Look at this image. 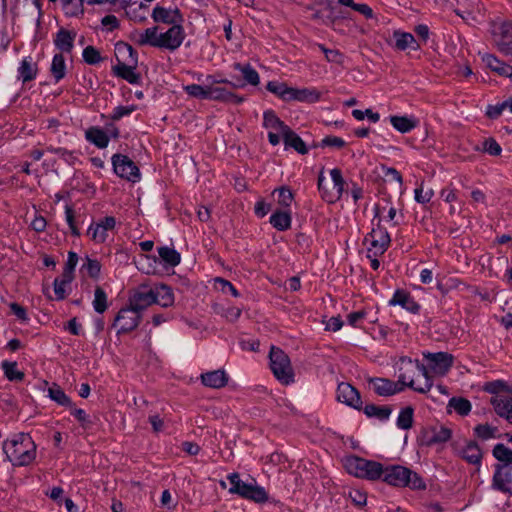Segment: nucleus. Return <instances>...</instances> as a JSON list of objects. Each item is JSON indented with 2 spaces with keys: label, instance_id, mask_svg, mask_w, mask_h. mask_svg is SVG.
<instances>
[{
  "label": "nucleus",
  "instance_id": "f257e3e1",
  "mask_svg": "<svg viewBox=\"0 0 512 512\" xmlns=\"http://www.w3.org/2000/svg\"><path fill=\"white\" fill-rule=\"evenodd\" d=\"M3 451L14 466L29 465L36 457V445L27 433L14 434L3 443Z\"/></svg>",
  "mask_w": 512,
  "mask_h": 512
},
{
  "label": "nucleus",
  "instance_id": "f03ea898",
  "mask_svg": "<svg viewBox=\"0 0 512 512\" xmlns=\"http://www.w3.org/2000/svg\"><path fill=\"white\" fill-rule=\"evenodd\" d=\"M382 481L390 486L412 490H425L426 483L423 478L408 467L402 465H388L384 467Z\"/></svg>",
  "mask_w": 512,
  "mask_h": 512
},
{
  "label": "nucleus",
  "instance_id": "7ed1b4c3",
  "mask_svg": "<svg viewBox=\"0 0 512 512\" xmlns=\"http://www.w3.org/2000/svg\"><path fill=\"white\" fill-rule=\"evenodd\" d=\"M384 467L380 462L358 456H350L345 460V468L349 474L369 481L382 480Z\"/></svg>",
  "mask_w": 512,
  "mask_h": 512
},
{
  "label": "nucleus",
  "instance_id": "20e7f679",
  "mask_svg": "<svg viewBox=\"0 0 512 512\" xmlns=\"http://www.w3.org/2000/svg\"><path fill=\"white\" fill-rule=\"evenodd\" d=\"M269 360L271 371L281 384L289 385L294 382V371L290 358L282 349L271 346Z\"/></svg>",
  "mask_w": 512,
  "mask_h": 512
},
{
  "label": "nucleus",
  "instance_id": "39448f33",
  "mask_svg": "<svg viewBox=\"0 0 512 512\" xmlns=\"http://www.w3.org/2000/svg\"><path fill=\"white\" fill-rule=\"evenodd\" d=\"M227 479L230 482L231 487L229 488V492L232 494H237L242 498L252 500L256 503H264L268 500V494L266 490L257 485L255 480L251 483H246L240 479L238 473H231L228 475Z\"/></svg>",
  "mask_w": 512,
  "mask_h": 512
},
{
  "label": "nucleus",
  "instance_id": "423d86ee",
  "mask_svg": "<svg viewBox=\"0 0 512 512\" xmlns=\"http://www.w3.org/2000/svg\"><path fill=\"white\" fill-rule=\"evenodd\" d=\"M206 81L207 83H209L208 100L220 101L235 105H239L245 100L244 97L233 93L225 87L215 86V84H227L230 85L233 89H235L239 87H244V83H234L228 81L227 79H215L211 75H208L206 77Z\"/></svg>",
  "mask_w": 512,
  "mask_h": 512
},
{
  "label": "nucleus",
  "instance_id": "0eeeda50",
  "mask_svg": "<svg viewBox=\"0 0 512 512\" xmlns=\"http://www.w3.org/2000/svg\"><path fill=\"white\" fill-rule=\"evenodd\" d=\"M379 213V207L376 206L374 219L378 218V222L376 226L372 228L371 232L364 238V243L369 244L368 252L373 253L375 257L383 255L387 251L391 242L387 229L381 225Z\"/></svg>",
  "mask_w": 512,
  "mask_h": 512
},
{
  "label": "nucleus",
  "instance_id": "6e6552de",
  "mask_svg": "<svg viewBox=\"0 0 512 512\" xmlns=\"http://www.w3.org/2000/svg\"><path fill=\"white\" fill-rule=\"evenodd\" d=\"M330 175L333 181V190H328L325 188L323 182H324V176L323 171L320 172L318 176V189L321 193V197L324 201L328 203H335L338 201L343 192L345 187V180L342 176V172L339 168H334L330 171Z\"/></svg>",
  "mask_w": 512,
  "mask_h": 512
},
{
  "label": "nucleus",
  "instance_id": "1a4fd4ad",
  "mask_svg": "<svg viewBox=\"0 0 512 512\" xmlns=\"http://www.w3.org/2000/svg\"><path fill=\"white\" fill-rule=\"evenodd\" d=\"M141 312L131 304L129 306L121 308L117 313L113 326H118L119 329L117 334H126L135 330L141 322Z\"/></svg>",
  "mask_w": 512,
  "mask_h": 512
},
{
  "label": "nucleus",
  "instance_id": "9d476101",
  "mask_svg": "<svg viewBox=\"0 0 512 512\" xmlns=\"http://www.w3.org/2000/svg\"><path fill=\"white\" fill-rule=\"evenodd\" d=\"M112 165L114 172L123 179L132 183L140 180L141 174L137 165L127 155L114 154L112 156Z\"/></svg>",
  "mask_w": 512,
  "mask_h": 512
},
{
  "label": "nucleus",
  "instance_id": "9b49d317",
  "mask_svg": "<svg viewBox=\"0 0 512 512\" xmlns=\"http://www.w3.org/2000/svg\"><path fill=\"white\" fill-rule=\"evenodd\" d=\"M423 357L427 360L430 370L442 376L450 370L454 360L453 355L448 352H424Z\"/></svg>",
  "mask_w": 512,
  "mask_h": 512
},
{
  "label": "nucleus",
  "instance_id": "f8f14e48",
  "mask_svg": "<svg viewBox=\"0 0 512 512\" xmlns=\"http://www.w3.org/2000/svg\"><path fill=\"white\" fill-rule=\"evenodd\" d=\"M184 38L185 32L182 23L172 25L166 32L159 34L157 47L174 51L181 46Z\"/></svg>",
  "mask_w": 512,
  "mask_h": 512
},
{
  "label": "nucleus",
  "instance_id": "ddd939ff",
  "mask_svg": "<svg viewBox=\"0 0 512 512\" xmlns=\"http://www.w3.org/2000/svg\"><path fill=\"white\" fill-rule=\"evenodd\" d=\"M492 489L512 495V465H495Z\"/></svg>",
  "mask_w": 512,
  "mask_h": 512
},
{
  "label": "nucleus",
  "instance_id": "4468645a",
  "mask_svg": "<svg viewBox=\"0 0 512 512\" xmlns=\"http://www.w3.org/2000/svg\"><path fill=\"white\" fill-rule=\"evenodd\" d=\"M155 299L154 287L152 288L148 284H141L129 298V304L142 312L148 306L154 304Z\"/></svg>",
  "mask_w": 512,
  "mask_h": 512
},
{
  "label": "nucleus",
  "instance_id": "2eb2a0df",
  "mask_svg": "<svg viewBox=\"0 0 512 512\" xmlns=\"http://www.w3.org/2000/svg\"><path fill=\"white\" fill-rule=\"evenodd\" d=\"M337 400L357 410H362V400L359 391L347 382H341L337 387Z\"/></svg>",
  "mask_w": 512,
  "mask_h": 512
},
{
  "label": "nucleus",
  "instance_id": "dca6fc26",
  "mask_svg": "<svg viewBox=\"0 0 512 512\" xmlns=\"http://www.w3.org/2000/svg\"><path fill=\"white\" fill-rule=\"evenodd\" d=\"M494 43L498 50L505 54H512V24L502 23L494 30Z\"/></svg>",
  "mask_w": 512,
  "mask_h": 512
},
{
  "label": "nucleus",
  "instance_id": "f3484780",
  "mask_svg": "<svg viewBox=\"0 0 512 512\" xmlns=\"http://www.w3.org/2000/svg\"><path fill=\"white\" fill-rule=\"evenodd\" d=\"M116 226V219L113 216H106L97 223L89 226L87 234L97 243H104L108 237L107 231L113 230Z\"/></svg>",
  "mask_w": 512,
  "mask_h": 512
},
{
  "label": "nucleus",
  "instance_id": "a211bd4d",
  "mask_svg": "<svg viewBox=\"0 0 512 512\" xmlns=\"http://www.w3.org/2000/svg\"><path fill=\"white\" fill-rule=\"evenodd\" d=\"M151 17L156 23L170 25L180 24L184 21L183 15L178 8L170 10L159 5L154 7Z\"/></svg>",
  "mask_w": 512,
  "mask_h": 512
},
{
  "label": "nucleus",
  "instance_id": "6ab92c4d",
  "mask_svg": "<svg viewBox=\"0 0 512 512\" xmlns=\"http://www.w3.org/2000/svg\"><path fill=\"white\" fill-rule=\"evenodd\" d=\"M369 383L373 385L374 392L379 396H392L402 392V387L399 383L387 378H370Z\"/></svg>",
  "mask_w": 512,
  "mask_h": 512
},
{
  "label": "nucleus",
  "instance_id": "aec40b11",
  "mask_svg": "<svg viewBox=\"0 0 512 512\" xmlns=\"http://www.w3.org/2000/svg\"><path fill=\"white\" fill-rule=\"evenodd\" d=\"M76 38V32L69 31L65 28H60L55 35L54 45L63 53H72L74 48V41Z\"/></svg>",
  "mask_w": 512,
  "mask_h": 512
},
{
  "label": "nucleus",
  "instance_id": "412c9836",
  "mask_svg": "<svg viewBox=\"0 0 512 512\" xmlns=\"http://www.w3.org/2000/svg\"><path fill=\"white\" fill-rule=\"evenodd\" d=\"M389 305H400L411 313H418L420 305L413 299V297L404 290H396L393 297L389 301Z\"/></svg>",
  "mask_w": 512,
  "mask_h": 512
},
{
  "label": "nucleus",
  "instance_id": "4be33fe9",
  "mask_svg": "<svg viewBox=\"0 0 512 512\" xmlns=\"http://www.w3.org/2000/svg\"><path fill=\"white\" fill-rule=\"evenodd\" d=\"M320 92L315 88H290L288 101H299L306 103H315L320 99Z\"/></svg>",
  "mask_w": 512,
  "mask_h": 512
},
{
  "label": "nucleus",
  "instance_id": "5701e85b",
  "mask_svg": "<svg viewBox=\"0 0 512 512\" xmlns=\"http://www.w3.org/2000/svg\"><path fill=\"white\" fill-rule=\"evenodd\" d=\"M115 56L118 63H129L137 65V51L128 43L118 42L115 44Z\"/></svg>",
  "mask_w": 512,
  "mask_h": 512
},
{
  "label": "nucleus",
  "instance_id": "b1692460",
  "mask_svg": "<svg viewBox=\"0 0 512 512\" xmlns=\"http://www.w3.org/2000/svg\"><path fill=\"white\" fill-rule=\"evenodd\" d=\"M482 61L491 71L497 73L499 76L508 78L512 77V66L499 60L496 56L492 54H484L482 56Z\"/></svg>",
  "mask_w": 512,
  "mask_h": 512
},
{
  "label": "nucleus",
  "instance_id": "393cba45",
  "mask_svg": "<svg viewBox=\"0 0 512 512\" xmlns=\"http://www.w3.org/2000/svg\"><path fill=\"white\" fill-rule=\"evenodd\" d=\"M201 382L206 387L220 389L227 385L228 376L224 370L209 371L201 375Z\"/></svg>",
  "mask_w": 512,
  "mask_h": 512
},
{
  "label": "nucleus",
  "instance_id": "a878e982",
  "mask_svg": "<svg viewBox=\"0 0 512 512\" xmlns=\"http://www.w3.org/2000/svg\"><path fill=\"white\" fill-rule=\"evenodd\" d=\"M136 65L129 63H117L113 66V73L130 84H139L141 81L140 74L135 72Z\"/></svg>",
  "mask_w": 512,
  "mask_h": 512
},
{
  "label": "nucleus",
  "instance_id": "bb28decb",
  "mask_svg": "<svg viewBox=\"0 0 512 512\" xmlns=\"http://www.w3.org/2000/svg\"><path fill=\"white\" fill-rule=\"evenodd\" d=\"M452 436V431L444 426L431 427L425 434L427 445H435L447 442Z\"/></svg>",
  "mask_w": 512,
  "mask_h": 512
},
{
  "label": "nucleus",
  "instance_id": "cd10ccee",
  "mask_svg": "<svg viewBox=\"0 0 512 512\" xmlns=\"http://www.w3.org/2000/svg\"><path fill=\"white\" fill-rule=\"evenodd\" d=\"M85 138L88 142L100 149L106 148L109 144L108 134L97 126L89 127L85 131Z\"/></svg>",
  "mask_w": 512,
  "mask_h": 512
},
{
  "label": "nucleus",
  "instance_id": "c85d7f7f",
  "mask_svg": "<svg viewBox=\"0 0 512 512\" xmlns=\"http://www.w3.org/2000/svg\"><path fill=\"white\" fill-rule=\"evenodd\" d=\"M37 72V64L32 61L31 57H26L21 61L18 67V78L21 79L23 83L30 82L36 78Z\"/></svg>",
  "mask_w": 512,
  "mask_h": 512
},
{
  "label": "nucleus",
  "instance_id": "c756f323",
  "mask_svg": "<svg viewBox=\"0 0 512 512\" xmlns=\"http://www.w3.org/2000/svg\"><path fill=\"white\" fill-rule=\"evenodd\" d=\"M155 302L164 308L170 307L174 303V294L168 285L159 284L154 287Z\"/></svg>",
  "mask_w": 512,
  "mask_h": 512
},
{
  "label": "nucleus",
  "instance_id": "7c9ffc66",
  "mask_svg": "<svg viewBox=\"0 0 512 512\" xmlns=\"http://www.w3.org/2000/svg\"><path fill=\"white\" fill-rule=\"evenodd\" d=\"M284 144L287 147L295 149L299 154L305 155L308 153L306 144L290 127L282 135Z\"/></svg>",
  "mask_w": 512,
  "mask_h": 512
},
{
  "label": "nucleus",
  "instance_id": "2f4dec72",
  "mask_svg": "<svg viewBox=\"0 0 512 512\" xmlns=\"http://www.w3.org/2000/svg\"><path fill=\"white\" fill-rule=\"evenodd\" d=\"M461 457L468 463L480 466L482 460V451L474 441L468 442L460 452Z\"/></svg>",
  "mask_w": 512,
  "mask_h": 512
},
{
  "label": "nucleus",
  "instance_id": "473e14b6",
  "mask_svg": "<svg viewBox=\"0 0 512 512\" xmlns=\"http://www.w3.org/2000/svg\"><path fill=\"white\" fill-rule=\"evenodd\" d=\"M263 126L267 129L279 132L282 135L286 132L287 128H289L273 110H267L263 113Z\"/></svg>",
  "mask_w": 512,
  "mask_h": 512
},
{
  "label": "nucleus",
  "instance_id": "72a5a7b5",
  "mask_svg": "<svg viewBox=\"0 0 512 512\" xmlns=\"http://www.w3.org/2000/svg\"><path fill=\"white\" fill-rule=\"evenodd\" d=\"M393 37L395 39V48L400 51H404L408 47L413 50H418L420 48V45L411 33L395 31L393 33Z\"/></svg>",
  "mask_w": 512,
  "mask_h": 512
},
{
  "label": "nucleus",
  "instance_id": "f704fd0d",
  "mask_svg": "<svg viewBox=\"0 0 512 512\" xmlns=\"http://www.w3.org/2000/svg\"><path fill=\"white\" fill-rule=\"evenodd\" d=\"M362 410L367 417L377 418L380 421L387 420L392 413V409L388 405L377 406L375 404H367L364 407L362 406Z\"/></svg>",
  "mask_w": 512,
  "mask_h": 512
},
{
  "label": "nucleus",
  "instance_id": "c9c22d12",
  "mask_svg": "<svg viewBox=\"0 0 512 512\" xmlns=\"http://www.w3.org/2000/svg\"><path fill=\"white\" fill-rule=\"evenodd\" d=\"M270 223L279 231H286L291 227V214L289 211L276 210L270 217Z\"/></svg>",
  "mask_w": 512,
  "mask_h": 512
},
{
  "label": "nucleus",
  "instance_id": "e433bc0d",
  "mask_svg": "<svg viewBox=\"0 0 512 512\" xmlns=\"http://www.w3.org/2000/svg\"><path fill=\"white\" fill-rule=\"evenodd\" d=\"M50 73L54 78L55 83H58L65 77L66 63L62 53H57L53 56L52 63L50 66Z\"/></svg>",
  "mask_w": 512,
  "mask_h": 512
},
{
  "label": "nucleus",
  "instance_id": "4c0bfd02",
  "mask_svg": "<svg viewBox=\"0 0 512 512\" xmlns=\"http://www.w3.org/2000/svg\"><path fill=\"white\" fill-rule=\"evenodd\" d=\"M447 409H454L460 416H467L472 409L470 401L464 397H452L448 401Z\"/></svg>",
  "mask_w": 512,
  "mask_h": 512
},
{
  "label": "nucleus",
  "instance_id": "58836bf2",
  "mask_svg": "<svg viewBox=\"0 0 512 512\" xmlns=\"http://www.w3.org/2000/svg\"><path fill=\"white\" fill-rule=\"evenodd\" d=\"M392 126L401 133H407L417 126V121L406 116H391Z\"/></svg>",
  "mask_w": 512,
  "mask_h": 512
},
{
  "label": "nucleus",
  "instance_id": "ea45409f",
  "mask_svg": "<svg viewBox=\"0 0 512 512\" xmlns=\"http://www.w3.org/2000/svg\"><path fill=\"white\" fill-rule=\"evenodd\" d=\"M234 69L242 73L244 80L253 86H256L260 82L258 72L250 64L235 63Z\"/></svg>",
  "mask_w": 512,
  "mask_h": 512
},
{
  "label": "nucleus",
  "instance_id": "a19ab883",
  "mask_svg": "<svg viewBox=\"0 0 512 512\" xmlns=\"http://www.w3.org/2000/svg\"><path fill=\"white\" fill-rule=\"evenodd\" d=\"M159 257L165 262L167 265L171 267L177 266L181 261L180 253H178L174 248L168 246H162L158 249Z\"/></svg>",
  "mask_w": 512,
  "mask_h": 512
},
{
  "label": "nucleus",
  "instance_id": "79ce46f5",
  "mask_svg": "<svg viewBox=\"0 0 512 512\" xmlns=\"http://www.w3.org/2000/svg\"><path fill=\"white\" fill-rule=\"evenodd\" d=\"M317 47L323 52L325 59L329 63L345 67V55L337 49H329L324 44H317Z\"/></svg>",
  "mask_w": 512,
  "mask_h": 512
},
{
  "label": "nucleus",
  "instance_id": "37998d69",
  "mask_svg": "<svg viewBox=\"0 0 512 512\" xmlns=\"http://www.w3.org/2000/svg\"><path fill=\"white\" fill-rule=\"evenodd\" d=\"M49 397L57 404L64 407H72L71 399L65 394L64 390L57 384H53L48 389Z\"/></svg>",
  "mask_w": 512,
  "mask_h": 512
},
{
  "label": "nucleus",
  "instance_id": "c03bdc74",
  "mask_svg": "<svg viewBox=\"0 0 512 512\" xmlns=\"http://www.w3.org/2000/svg\"><path fill=\"white\" fill-rule=\"evenodd\" d=\"M2 370L4 372L5 377L10 381H22L25 377V374L18 370L16 362L3 361L1 363Z\"/></svg>",
  "mask_w": 512,
  "mask_h": 512
},
{
  "label": "nucleus",
  "instance_id": "a18cd8bd",
  "mask_svg": "<svg viewBox=\"0 0 512 512\" xmlns=\"http://www.w3.org/2000/svg\"><path fill=\"white\" fill-rule=\"evenodd\" d=\"M493 456L501 463L497 465H512V450L502 443H498L493 448Z\"/></svg>",
  "mask_w": 512,
  "mask_h": 512
},
{
  "label": "nucleus",
  "instance_id": "49530a36",
  "mask_svg": "<svg viewBox=\"0 0 512 512\" xmlns=\"http://www.w3.org/2000/svg\"><path fill=\"white\" fill-rule=\"evenodd\" d=\"M92 305L94 310L99 314L104 313L108 308L107 294L100 286H96L95 288Z\"/></svg>",
  "mask_w": 512,
  "mask_h": 512
},
{
  "label": "nucleus",
  "instance_id": "de8ad7c7",
  "mask_svg": "<svg viewBox=\"0 0 512 512\" xmlns=\"http://www.w3.org/2000/svg\"><path fill=\"white\" fill-rule=\"evenodd\" d=\"M290 88L291 87H289L286 83L278 81H269L266 85V89L269 92L275 94L284 101H288Z\"/></svg>",
  "mask_w": 512,
  "mask_h": 512
},
{
  "label": "nucleus",
  "instance_id": "09e8293b",
  "mask_svg": "<svg viewBox=\"0 0 512 512\" xmlns=\"http://www.w3.org/2000/svg\"><path fill=\"white\" fill-rule=\"evenodd\" d=\"M414 409L411 406L403 408L397 418V426L402 430H408L413 425Z\"/></svg>",
  "mask_w": 512,
  "mask_h": 512
},
{
  "label": "nucleus",
  "instance_id": "8fccbe9b",
  "mask_svg": "<svg viewBox=\"0 0 512 512\" xmlns=\"http://www.w3.org/2000/svg\"><path fill=\"white\" fill-rule=\"evenodd\" d=\"M183 90L193 98L208 100L209 83L204 86L198 84L186 85L183 87Z\"/></svg>",
  "mask_w": 512,
  "mask_h": 512
},
{
  "label": "nucleus",
  "instance_id": "3c124183",
  "mask_svg": "<svg viewBox=\"0 0 512 512\" xmlns=\"http://www.w3.org/2000/svg\"><path fill=\"white\" fill-rule=\"evenodd\" d=\"M158 27H150L144 30L141 33L140 38L138 40L139 45H150L153 47H157V43H159V34Z\"/></svg>",
  "mask_w": 512,
  "mask_h": 512
},
{
  "label": "nucleus",
  "instance_id": "603ef678",
  "mask_svg": "<svg viewBox=\"0 0 512 512\" xmlns=\"http://www.w3.org/2000/svg\"><path fill=\"white\" fill-rule=\"evenodd\" d=\"M416 367L421 372V374L425 378V384L424 386H417L415 388V391L421 394H425L430 391V389L433 386L432 377L429 374V369L427 366H425L423 363H420L418 360H416Z\"/></svg>",
  "mask_w": 512,
  "mask_h": 512
},
{
  "label": "nucleus",
  "instance_id": "864d4df0",
  "mask_svg": "<svg viewBox=\"0 0 512 512\" xmlns=\"http://www.w3.org/2000/svg\"><path fill=\"white\" fill-rule=\"evenodd\" d=\"M491 404L494 407L495 412L502 418H505L509 411V406H512V400L508 398H500L498 396L491 398Z\"/></svg>",
  "mask_w": 512,
  "mask_h": 512
},
{
  "label": "nucleus",
  "instance_id": "5fc2aeb1",
  "mask_svg": "<svg viewBox=\"0 0 512 512\" xmlns=\"http://www.w3.org/2000/svg\"><path fill=\"white\" fill-rule=\"evenodd\" d=\"M82 57L85 63L89 65L99 64L103 58L100 55V52L94 46H87L84 48Z\"/></svg>",
  "mask_w": 512,
  "mask_h": 512
},
{
  "label": "nucleus",
  "instance_id": "6e6d98bb",
  "mask_svg": "<svg viewBox=\"0 0 512 512\" xmlns=\"http://www.w3.org/2000/svg\"><path fill=\"white\" fill-rule=\"evenodd\" d=\"M82 271H86L91 278H98L101 271V264L96 259L86 257L85 263L81 267Z\"/></svg>",
  "mask_w": 512,
  "mask_h": 512
},
{
  "label": "nucleus",
  "instance_id": "4d7b16f0",
  "mask_svg": "<svg viewBox=\"0 0 512 512\" xmlns=\"http://www.w3.org/2000/svg\"><path fill=\"white\" fill-rule=\"evenodd\" d=\"M497 428L489 424H479L474 428V433L483 440H488L495 437Z\"/></svg>",
  "mask_w": 512,
  "mask_h": 512
},
{
  "label": "nucleus",
  "instance_id": "13d9d810",
  "mask_svg": "<svg viewBox=\"0 0 512 512\" xmlns=\"http://www.w3.org/2000/svg\"><path fill=\"white\" fill-rule=\"evenodd\" d=\"M71 409V414L77 419V421L80 423L81 427L84 429H88L91 427V420L89 419V416L85 412V410L81 408H76L72 404V407H69Z\"/></svg>",
  "mask_w": 512,
  "mask_h": 512
},
{
  "label": "nucleus",
  "instance_id": "bf43d9fd",
  "mask_svg": "<svg viewBox=\"0 0 512 512\" xmlns=\"http://www.w3.org/2000/svg\"><path fill=\"white\" fill-rule=\"evenodd\" d=\"M275 192H278V203L282 207L288 208L290 207L293 201V193L287 187H281L276 189Z\"/></svg>",
  "mask_w": 512,
  "mask_h": 512
},
{
  "label": "nucleus",
  "instance_id": "052dcab7",
  "mask_svg": "<svg viewBox=\"0 0 512 512\" xmlns=\"http://www.w3.org/2000/svg\"><path fill=\"white\" fill-rule=\"evenodd\" d=\"M65 216H66V221L71 230V234L73 236H80V231L75 223V212H74L73 208L69 205L65 206Z\"/></svg>",
  "mask_w": 512,
  "mask_h": 512
},
{
  "label": "nucleus",
  "instance_id": "680f3d73",
  "mask_svg": "<svg viewBox=\"0 0 512 512\" xmlns=\"http://www.w3.org/2000/svg\"><path fill=\"white\" fill-rule=\"evenodd\" d=\"M136 107L134 105L131 106H117L114 108L113 113L111 114V119L113 121H118L121 118L130 115Z\"/></svg>",
  "mask_w": 512,
  "mask_h": 512
},
{
  "label": "nucleus",
  "instance_id": "e2e57ef3",
  "mask_svg": "<svg viewBox=\"0 0 512 512\" xmlns=\"http://www.w3.org/2000/svg\"><path fill=\"white\" fill-rule=\"evenodd\" d=\"M345 145H346V142L342 138L333 136V135L326 136L325 138H323L321 140V143H320L321 147L329 146V147H335L338 149L343 148Z\"/></svg>",
  "mask_w": 512,
  "mask_h": 512
},
{
  "label": "nucleus",
  "instance_id": "0e129e2a",
  "mask_svg": "<svg viewBox=\"0 0 512 512\" xmlns=\"http://www.w3.org/2000/svg\"><path fill=\"white\" fill-rule=\"evenodd\" d=\"M483 150L493 156L500 155L502 151L501 146L494 138H488L484 141Z\"/></svg>",
  "mask_w": 512,
  "mask_h": 512
},
{
  "label": "nucleus",
  "instance_id": "69168bd1",
  "mask_svg": "<svg viewBox=\"0 0 512 512\" xmlns=\"http://www.w3.org/2000/svg\"><path fill=\"white\" fill-rule=\"evenodd\" d=\"M505 389H507V385L504 381L501 380L487 382L484 385V391L490 394H498L501 391H505Z\"/></svg>",
  "mask_w": 512,
  "mask_h": 512
},
{
  "label": "nucleus",
  "instance_id": "338daca9",
  "mask_svg": "<svg viewBox=\"0 0 512 512\" xmlns=\"http://www.w3.org/2000/svg\"><path fill=\"white\" fill-rule=\"evenodd\" d=\"M507 107L509 108V100H506L494 106L490 105L487 108L486 115L490 119H496L502 114L503 110L506 109Z\"/></svg>",
  "mask_w": 512,
  "mask_h": 512
},
{
  "label": "nucleus",
  "instance_id": "774afa93",
  "mask_svg": "<svg viewBox=\"0 0 512 512\" xmlns=\"http://www.w3.org/2000/svg\"><path fill=\"white\" fill-rule=\"evenodd\" d=\"M349 498L357 507H363L367 501L366 493L357 489H353L349 492Z\"/></svg>",
  "mask_w": 512,
  "mask_h": 512
}]
</instances>
